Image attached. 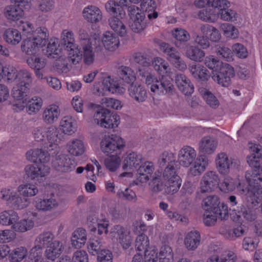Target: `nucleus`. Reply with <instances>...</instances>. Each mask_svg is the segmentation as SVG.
<instances>
[{
	"label": "nucleus",
	"instance_id": "338daca9",
	"mask_svg": "<svg viewBox=\"0 0 262 262\" xmlns=\"http://www.w3.org/2000/svg\"><path fill=\"white\" fill-rule=\"evenodd\" d=\"M212 213L216 215V217L221 220H225L228 216V206L224 203L216 205Z\"/></svg>",
	"mask_w": 262,
	"mask_h": 262
},
{
	"label": "nucleus",
	"instance_id": "f704fd0d",
	"mask_svg": "<svg viewBox=\"0 0 262 262\" xmlns=\"http://www.w3.org/2000/svg\"><path fill=\"white\" fill-rule=\"evenodd\" d=\"M29 88L22 85L16 84L12 90V96L16 100L15 105L20 108V105L23 104L24 100H27V93Z\"/></svg>",
	"mask_w": 262,
	"mask_h": 262
},
{
	"label": "nucleus",
	"instance_id": "7ed1b4c3",
	"mask_svg": "<svg viewBox=\"0 0 262 262\" xmlns=\"http://www.w3.org/2000/svg\"><path fill=\"white\" fill-rule=\"evenodd\" d=\"M251 191L246 193V206L241 205L237 207L236 214V221H239L242 217L247 222H251L255 220L257 217L258 206L262 201L260 193L257 195L252 193Z\"/></svg>",
	"mask_w": 262,
	"mask_h": 262
},
{
	"label": "nucleus",
	"instance_id": "69168bd1",
	"mask_svg": "<svg viewBox=\"0 0 262 262\" xmlns=\"http://www.w3.org/2000/svg\"><path fill=\"white\" fill-rule=\"evenodd\" d=\"M220 28L226 36L232 38L237 37L238 31L232 25L224 23L221 25Z\"/></svg>",
	"mask_w": 262,
	"mask_h": 262
},
{
	"label": "nucleus",
	"instance_id": "9b49d317",
	"mask_svg": "<svg viewBox=\"0 0 262 262\" xmlns=\"http://www.w3.org/2000/svg\"><path fill=\"white\" fill-rule=\"evenodd\" d=\"M235 76L233 68L225 63L215 74H213L212 79L223 87H228L231 83V79Z\"/></svg>",
	"mask_w": 262,
	"mask_h": 262
},
{
	"label": "nucleus",
	"instance_id": "2eb2a0df",
	"mask_svg": "<svg viewBox=\"0 0 262 262\" xmlns=\"http://www.w3.org/2000/svg\"><path fill=\"white\" fill-rule=\"evenodd\" d=\"M52 164L53 167L55 170L60 172L71 171L75 167V161L66 155L57 156L53 160Z\"/></svg>",
	"mask_w": 262,
	"mask_h": 262
},
{
	"label": "nucleus",
	"instance_id": "cd10ccee",
	"mask_svg": "<svg viewBox=\"0 0 262 262\" xmlns=\"http://www.w3.org/2000/svg\"><path fill=\"white\" fill-rule=\"evenodd\" d=\"M217 145V141L210 137H205L199 143V152L210 155L213 153Z\"/></svg>",
	"mask_w": 262,
	"mask_h": 262
},
{
	"label": "nucleus",
	"instance_id": "dca6fc26",
	"mask_svg": "<svg viewBox=\"0 0 262 262\" xmlns=\"http://www.w3.org/2000/svg\"><path fill=\"white\" fill-rule=\"evenodd\" d=\"M89 30L86 29H80L78 32L79 38L81 41V45L83 46V44L93 45L95 48L96 51H101L103 49L101 45V41L99 36L95 34L91 38L90 37Z\"/></svg>",
	"mask_w": 262,
	"mask_h": 262
},
{
	"label": "nucleus",
	"instance_id": "393cba45",
	"mask_svg": "<svg viewBox=\"0 0 262 262\" xmlns=\"http://www.w3.org/2000/svg\"><path fill=\"white\" fill-rule=\"evenodd\" d=\"M19 193L11 192L10 194H3V197L5 200L10 201L13 208L16 209H22L27 207L29 202L25 196H19Z\"/></svg>",
	"mask_w": 262,
	"mask_h": 262
},
{
	"label": "nucleus",
	"instance_id": "6e6d98bb",
	"mask_svg": "<svg viewBox=\"0 0 262 262\" xmlns=\"http://www.w3.org/2000/svg\"><path fill=\"white\" fill-rule=\"evenodd\" d=\"M34 226V221L31 219H24L16 222L12 225L14 231L25 232L33 228Z\"/></svg>",
	"mask_w": 262,
	"mask_h": 262
},
{
	"label": "nucleus",
	"instance_id": "ddd939ff",
	"mask_svg": "<svg viewBox=\"0 0 262 262\" xmlns=\"http://www.w3.org/2000/svg\"><path fill=\"white\" fill-rule=\"evenodd\" d=\"M142 160V156L140 155L135 152L128 154L125 158L122 165V169L126 171L121 173L120 176L132 177V171L141 163Z\"/></svg>",
	"mask_w": 262,
	"mask_h": 262
},
{
	"label": "nucleus",
	"instance_id": "4be33fe9",
	"mask_svg": "<svg viewBox=\"0 0 262 262\" xmlns=\"http://www.w3.org/2000/svg\"><path fill=\"white\" fill-rule=\"evenodd\" d=\"M60 114V110L57 105H50L42 113V121L46 124H52L58 120Z\"/></svg>",
	"mask_w": 262,
	"mask_h": 262
},
{
	"label": "nucleus",
	"instance_id": "3c124183",
	"mask_svg": "<svg viewBox=\"0 0 262 262\" xmlns=\"http://www.w3.org/2000/svg\"><path fill=\"white\" fill-rule=\"evenodd\" d=\"M220 204V200L217 195H209L203 200L202 206L205 211H213Z\"/></svg>",
	"mask_w": 262,
	"mask_h": 262
},
{
	"label": "nucleus",
	"instance_id": "f03ea898",
	"mask_svg": "<svg viewBox=\"0 0 262 262\" xmlns=\"http://www.w3.org/2000/svg\"><path fill=\"white\" fill-rule=\"evenodd\" d=\"M195 150L190 146H184L179 152L178 161L181 165L185 167L192 166L189 170V174L199 176L206 169L208 164V158L204 155H200L196 158Z\"/></svg>",
	"mask_w": 262,
	"mask_h": 262
},
{
	"label": "nucleus",
	"instance_id": "a18cd8bd",
	"mask_svg": "<svg viewBox=\"0 0 262 262\" xmlns=\"http://www.w3.org/2000/svg\"><path fill=\"white\" fill-rule=\"evenodd\" d=\"M54 238V235L51 232H44L40 234L36 238L34 246L38 250L42 251L48 244L52 242Z\"/></svg>",
	"mask_w": 262,
	"mask_h": 262
},
{
	"label": "nucleus",
	"instance_id": "0e129e2a",
	"mask_svg": "<svg viewBox=\"0 0 262 262\" xmlns=\"http://www.w3.org/2000/svg\"><path fill=\"white\" fill-rule=\"evenodd\" d=\"M219 16L221 19L227 21H234L236 20L237 13L232 9H225L221 11H217Z\"/></svg>",
	"mask_w": 262,
	"mask_h": 262
},
{
	"label": "nucleus",
	"instance_id": "c03bdc74",
	"mask_svg": "<svg viewBox=\"0 0 262 262\" xmlns=\"http://www.w3.org/2000/svg\"><path fill=\"white\" fill-rule=\"evenodd\" d=\"M200 95L203 97L206 103L213 108H216L219 106V101L216 97L208 90L205 88L199 89Z\"/></svg>",
	"mask_w": 262,
	"mask_h": 262
},
{
	"label": "nucleus",
	"instance_id": "aec40b11",
	"mask_svg": "<svg viewBox=\"0 0 262 262\" xmlns=\"http://www.w3.org/2000/svg\"><path fill=\"white\" fill-rule=\"evenodd\" d=\"M175 80L179 90L184 95H190L194 92L193 84L185 75L177 74Z\"/></svg>",
	"mask_w": 262,
	"mask_h": 262
},
{
	"label": "nucleus",
	"instance_id": "72a5a7b5",
	"mask_svg": "<svg viewBox=\"0 0 262 262\" xmlns=\"http://www.w3.org/2000/svg\"><path fill=\"white\" fill-rule=\"evenodd\" d=\"M128 91L130 96L138 102H143L146 99V91L141 85L132 83L129 85Z\"/></svg>",
	"mask_w": 262,
	"mask_h": 262
},
{
	"label": "nucleus",
	"instance_id": "bf43d9fd",
	"mask_svg": "<svg viewBox=\"0 0 262 262\" xmlns=\"http://www.w3.org/2000/svg\"><path fill=\"white\" fill-rule=\"evenodd\" d=\"M19 194L25 197H30L35 195L38 190L37 187L30 184L20 185L18 189Z\"/></svg>",
	"mask_w": 262,
	"mask_h": 262
},
{
	"label": "nucleus",
	"instance_id": "de8ad7c7",
	"mask_svg": "<svg viewBox=\"0 0 262 262\" xmlns=\"http://www.w3.org/2000/svg\"><path fill=\"white\" fill-rule=\"evenodd\" d=\"M75 121L71 116H65L60 121V126L63 132L68 135H72L76 130Z\"/></svg>",
	"mask_w": 262,
	"mask_h": 262
},
{
	"label": "nucleus",
	"instance_id": "9d476101",
	"mask_svg": "<svg viewBox=\"0 0 262 262\" xmlns=\"http://www.w3.org/2000/svg\"><path fill=\"white\" fill-rule=\"evenodd\" d=\"M245 178L248 183L247 192L251 191L255 195L260 193L262 197V187L258 181L262 182V168L248 170L245 173Z\"/></svg>",
	"mask_w": 262,
	"mask_h": 262
},
{
	"label": "nucleus",
	"instance_id": "e2e57ef3",
	"mask_svg": "<svg viewBox=\"0 0 262 262\" xmlns=\"http://www.w3.org/2000/svg\"><path fill=\"white\" fill-rule=\"evenodd\" d=\"M27 252V250L24 247L15 248L10 254V260L11 262H19L25 258Z\"/></svg>",
	"mask_w": 262,
	"mask_h": 262
},
{
	"label": "nucleus",
	"instance_id": "f257e3e1",
	"mask_svg": "<svg viewBox=\"0 0 262 262\" xmlns=\"http://www.w3.org/2000/svg\"><path fill=\"white\" fill-rule=\"evenodd\" d=\"M176 163L172 152L164 151L160 155L157 164L164 170L162 173L157 171L150 176L148 185L152 192H162L165 195H171L179 191L182 180L178 175Z\"/></svg>",
	"mask_w": 262,
	"mask_h": 262
},
{
	"label": "nucleus",
	"instance_id": "680f3d73",
	"mask_svg": "<svg viewBox=\"0 0 262 262\" xmlns=\"http://www.w3.org/2000/svg\"><path fill=\"white\" fill-rule=\"evenodd\" d=\"M83 52L84 63L88 65L92 64L94 60V54L92 49L94 48L93 45L83 44L82 47Z\"/></svg>",
	"mask_w": 262,
	"mask_h": 262
},
{
	"label": "nucleus",
	"instance_id": "20e7f679",
	"mask_svg": "<svg viewBox=\"0 0 262 262\" xmlns=\"http://www.w3.org/2000/svg\"><path fill=\"white\" fill-rule=\"evenodd\" d=\"M74 41L73 32L66 30H63L61 34L60 45L64 46L65 49L69 52V56L67 58L68 63H66L67 68L69 63L76 64L81 60L82 54L74 43Z\"/></svg>",
	"mask_w": 262,
	"mask_h": 262
},
{
	"label": "nucleus",
	"instance_id": "6e6552de",
	"mask_svg": "<svg viewBox=\"0 0 262 262\" xmlns=\"http://www.w3.org/2000/svg\"><path fill=\"white\" fill-rule=\"evenodd\" d=\"M148 85L151 92L158 95L172 94L174 91V86L170 80L164 78L158 80L154 75H148Z\"/></svg>",
	"mask_w": 262,
	"mask_h": 262
},
{
	"label": "nucleus",
	"instance_id": "0eeeda50",
	"mask_svg": "<svg viewBox=\"0 0 262 262\" xmlns=\"http://www.w3.org/2000/svg\"><path fill=\"white\" fill-rule=\"evenodd\" d=\"M118 116L113 115L107 108H101L96 111L94 115L95 123L101 127L113 128L118 126Z\"/></svg>",
	"mask_w": 262,
	"mask_h": 262
},
{
	"label": "nucleus",
	"instance_id": "603ef678",
	"mask_svg": "<svg viewBox=\"0 0 262 262\" xmlns=\"http://www.w3.org/2000/svg\"><path fill=\"white\" fill-rule=\"evenodd\" d=\"M171 34L172 36L177 40L176 46L179 47L180 42H185L189 40L190 36L189 33L184 29L182 28H176L174 29Z\"/></svg>",
	"mask_w": 262,
	"mask_h": 262
},
{
	"label": "nucleus",
	"instance_id": "6ab92c4d",
	"mask_svg": "<svg viewBox=\"0 0 262 262\" xmlns=\"http://www.w3.org/2000/svg\"><path fill=\"white\" fill-rule=\"evenodd\" d=\"M49 167L43 164L28 165L25 168L26 174L32 180L45 177L49 172Z\"/></svg>",
	"mask_w": 262,
	"mask_h": 262
},
{
	"label": "nucleus",
	"instance_id": "58836bf2",
	"mask_svg": "<svg viewBox=\"0 0 262 262\" xmlns=\"http://www.w3.org/2000/svg\"><path fill=\"white\" fill-rule=\"evenodd\" d=\"M185 55L191 60L200 62L203 60L205 53L198 47L190 46L186 49Z\"/></svg>",
	"mask_w": 262,
	"mask_h": 262
},
{
	"label": "nucleus",
	"instance_id": "864d4df0",
	"mask_svg": "<svg viewBox=\"0 0 262 262\" xmlns=\"http://www.w3.org/2000/svg\"><path fill=\"white\" fill-rule=\"evenodd\" d=\"M59 44L57 40H51L48 44L45 54L51 58H58L61 53L58 48Z\"/></svg>",
	"mask_w": 262,
	"mask_h": 262
},
{
	"label": "nucleus",
	"instance_id": "b1692460",
	"mask_svg": "<svg viewBox=\"0 0 262 262\" xmlns=\"http://www.w3.org/2000/svg\"><path fill=\"white\" fill-rule=\"evenodd\" d=\"M84 18L91 23H97L100 21L102 18V14L97 7L91 5L84 8L83 10Z\"/></svg>",
	"mask_w": 262,
	"mask_h": 262
},
{
	"label": "nucleus",
	"instance_id": "423d86ee",
	"mask_svg": "<svg viewBox=\"0 0 262 262\" xmlns=\"http://www.w3.org/2000/svg\"><path fill=\"white\" fill-rule=\"evenodd\" d=\"M124 145L123 139L115 135L105 136L100 143L101 150L106 155L114 152L115 155L119 154Z\"/></svg>",
	"mask_w": 262,
	"mask_h": 262
},
{
	"label": "nucleus",
	"instance_id": "1a4fd4ad",
	"mask_svg": "<svg viewBox=\"0 0 262 262\" xmlns=\"http://www.w3.org/2000/svg\"><path fill=\"white\" fill-rule=\"evenodd\" d=\"M160 50L167 56V59L174 66L180 71H184L187 66L184 61L181 58L179 52L169 44L163 42L159 45Z\"/></svg>",
	"mask_w": 262,
	"mask_h": 262
},
{
	"label": "nucleus",
	"instance_id": "4d7b16f0",
	"mask_svg": "<svg viewBox=\"0 0 262 262\" xmlns=\"http://www.w3.org/2000/svg\"><path fill=\"white\" fill-rule=\"evenodd\" d=\"M120 162V158L117 155L110 156L104 160L105 166L111 172L115 171L119 168Z\"/></svg>",
	"mask_w": 262,
	"mask_h": 262
},
{
	"label": "nucleus",
	"instance_id": "5fc2aeb1",
	"mask_svg": "<svg viewBox=\"0 0 262 262\" xmlns=\"http://www.w3.org/2000/svg\"><path fill=\"white\" fill-rule=\"evenodd\" d=\"M32 82L31 73L27 70H20L17 74L16 83L18 85H22L23 86H27L29 88L30 84Z\"/></svg>",
	"mask_w": 262,
	"mask_h": 262
},
{
	"label": "nucleus",
	"instance_id": "f8f14e48",
	"mask_svg": "<svg viewBox=\"0 0 262 262\" xmlns=\"http://www.w3.org/2000/svg\"><path fill=\"white\" fill-rule=\"evenodd\" d=\"M220 179L214 171H209L203 176L200 183L198 194L209 193L213 191L219 185Z\"/></svg>",
	"mask_w": 262,
	"mask_h": 262
},
{
	"label": "nucleus",
	"instance_id": "4468645a",
	"mask_svg": "<svg viewBox=\"0 0 262 262\" xmlns=\"http://www.w3.org/2000/svg\"><path fill=\"white\" fill-rule=\"evenodd\" d=\"M215 163L219 171L221 174H226L229 172L230 167L238 165L239 161L236 160L229 159L225 153L221 152L217 154Z\"/></svg>",
	"mask_w": 262,
	"mask_h": 262
},
{
	"label": "nucleus",
	"instance_id": "412c9836",
	"mask_svg": "<svg viewBox=\"0 0 262 262\" xmlns=\"http://www.w3.org/2000/svg\"><path fill=\"white\" fill-rule=\"evenodd\" d=\"M26 158L28 160L34 163L42 164L50 160V155L47 150L42 149H31L27 152Z\"/></svg>",
	"mask_w": 262,
	"mask_h": 262
},
{
	"label": "nucleus",
	"instance_id": "8fccbe9b",
	"mask_svg": "<svg viewBox=\"0 0 262 262\" xmlns=\"http://www.w3.org/2000/svg\"><path fill=\"white\" fill-rule=\"evenodd\" d=\"M40 48L38 44L32 38H28L21 43V50L28 55L35 54L38 48Z\"/></svg>",
	"mask_w": 262,
	"mask_h": 262
},
{
	"label": "nucleus",
	"instance_id": "2f4dec72",
	"mask_svg": "<svg viewBox=\"0 0 262 262\" xmlns=\"http://www.w3.org/2000/svg\"><path fill=\"white\" fill-rule=\"evenodd\" d=\"M87 240L86 230L82 228L76 230L71 237V244L75 248H80L84 245Z\"/></svg>",
	"mask_w": 262,
	"mask_h": 262
},
{
	"label": "nucleus",
	"instance_id": "473e14b6",
	"mask_svg": "<svg viewBox=\"0 0 262 262\" xmlns=\"http://www.w3.org/2000/svg\"><path fill=\"white\" fill-rule=\"evenodd\" d=\"M62 247V243L58 241H54L51 242L47 247L45 251L46 257L48 259L54 261L61 253Z\"/></svg>",
	"mask_w": 262,
	"mask_h": 262
},
{
	"label": "nucleus",
	"instance_id": "c756f323",
	"mask_svg": "<svg viewBox=\"0 0 262 262\" xmlns=\"http://www.w3.org/2000/svg\"><path fill=\"white\" fill-rule=\"evenodd\" d=\"M117 73L120 79L127 84L134 83L136 78L134 71L129 67H119L117 70Z\"/></svg>",
	"mask_w": 262,
	"mask_h": 262
},
{
	"label": "nucleus",
	"instance_id": "39448f33",
	"mask_svg": "<svg viewBox=\"0 0 262 262\" xmlns=\"http://www.w3.org/2000/svg\"><path fill=\"white\" fill-rule=\"evenodd\" d=\"M128 13L130 17L129 26L131 30L137 33H141L147 26L145 14L136 6L128 8Z\"/></svg>",
	"mask_w": 262,
	"mask_h": 262
},
{
	"label": "nucleus",
	"instance_id": "4c0bfd02",
	"mask_svg": "<svg viewBox=\"0 0 262 262\" xmlns=\"http://www.w3.org/2000/svg\"><path fill=\"white\" fill-rule=\"evenodd\" d=\"M5 15L8 19L16 21L21 18L24 14L22 8L14 4L6 7L5 9Z\"/></svg>",
	"mask_w": 262,
	"mask_h": 262
},
{
	"label": "nucleus",
	"instance_id": "7c9ffc66",
	"mask_svg": "<svg viewBox=\"0 0 262 262\" xmlns=\"http://www.w3.org/2000/svg\"><path fill=\"white\" fill-rule=\"evenodd\" d=\"M102 41L104 48L110 51H114L117 49L120 43L116 35L109 31L104 34Z\"/></svg>",
	"mask_w": 262,
	"mask_h": 262
},
{
	"label": "nucleus",
	"instance_id": "052dcab7",
	"mask_svg": "<svg viewBox=\"0 0 262 262\" xmlns=\"http://www.w3.org/2000/svg\"><path fill=\"white\" fill-rule=\"evenodd\" d=\"M87 247L89 252L93 255H97L101 250L104 249L99 239H90Z\"/></svg>",
	"mask_w": 262,
	"mask_h": 262
},
{
	"label": "nucleus",
	"instance_id": "49530a36",
	"mask_svg": "<svg viewBox=\"0 0 262 262\" xmlns=\"http://www.w3.org/2000/svg\"><path fill=\"white\" fill-rule=\"evenodd\" d=\"M68 150L69 152L75 156L82 155L85 151L84 144L82 141L78 139L73 140L70 142L68 145Z\"/></svg>",
	"mask_w": 262,
	"mask_h": 262
},
{
	"label": "nucleus",
	"instance_id": "37998d69",
	"mask_svg": "<svg viewBox=\"0 0 262 262\" xmlns=\"http://www.w3.org/2000/svg\"><path fill=\"white\" fill-rule=\"evenodd\" d=\"M3 38L8 44L15 45L21 41V35L17 30L9 28L5 31Z\"/></svg>",
	"mask_w": 262,
	"mask_h": 262
},
{
	"label": "nucleus",
	"instance_id": "f3484780",
	"mask_svg": "<svg viewBox=\"0 0 262 262\" xmlns=\"http://www.w3.org/2000/svg\"><path fill=\"white\" fill-rule=\"evenodd\" d=\"M135 62L137 64V67L141 80L147 83V58L146 53H136L134 55Z\"/></svg>",
	"mask_w": 262,
	"mask_h": 262
},
{
	"label": "nucleus",
	"instance_id": "c9c22d12",
	"mask_svg": "<svg viewBox=\"0 0 262 262\" xmlns=\"http://www.w3.org/2000/svg\"><path fill=\"white\" fill-rule=\"evenodd\" d=\"M198 17L204 21L214 23L217 20L219 14L218 12L212 7L200 10L198 12Z\"/></svg>",
	"mask_w": 262,
	"mask_h": 262
},
{
	"label": "nucleus",
	"instance_id": "e433bc0d",
	"mask_svg": "<svg viewBox=\"0 0 262 262\" xmlns=\"http://www.w3.org/2000/svg\"><path fill=\"white\" fill-rule=\"evenodd\" d=\"M119 15L112 16L108 19V24L110 27L120 36H124L127 33L125 26L120 18ZM121 17V16L120 15Z\"/></svg>",
	"mask_w": 262,
	"mask_h": 262
},
{
	"label": "nucleus",
	"instance_id": "13d9d810",
	"mask_svg": "<svg viewBox=\"0 0 262 262\" xmlns=\"http://www.w3.org/2000/svg\"><path fill=\"white\" fill-rule=\"evenodd\" d=\"M204 64L213 72H216L224 64L217 58L212 55H209L205 57Z\"/></svg>",
	"mask_w": 262,
	"mask_h": 262
},
{
	"label": "nucleus",
	"instance_id": "79ce46f5",
	"mask_svg": "<svg viewBox=\"0 0 262 262\" xmlns=\"http://www.w3.org/2000/svg\"><path fill=\"white\" fill-rule=\"evenodd\" d=\"M32 38L38 44L40 48L45 46L49 38L47 29L45 27L37 28L33 33Z\"/></svg>",
	"mask_w": 262,
	"mask_h": 262
},
{
	"label": "nucleus",
	"instance_id": "bb28decb",
	"mask_svg": "<svg viewBox=\"0 0 262 262\" xmlns=\"http://www.w3.org/2000/svg\"><path fill=\"white\" fill-rule=\"evenodd\" d=\"M58 205L57 200L52 198L41 199L36 198L35 206L38 210L42 211H51L57 207Z\"/></svg>",
	"mask_w": 262,
	"mask_h": 262
},
{
	"label": "nucleus",
	"instance_id": "a878e982",
	"mask_svg": "<svg viewBox=\"0 0 262 262\" xmlns=\"http://www.w3.org/2000/svg\"><path fill=\"white\" fill-rule=\"evenodd\" d=\"M189 71L192 76L196 80H207L209 77V73L207 69L200 64L192 63L189 65Z\"/></svg>",
	"mask_w": 262,
	"mask_h": 262
},
{
	"label": "nucleus",
	"instance_id": "a19ab883",
	"mask_svg": "<svg viewBox=\"0 0 262 262\" xmlns=\"http://www.w3.org/2000/svg\"><path fill=\"white\" fill-rule=\"evenodd\" d=\"M103 83L105 91L111 92L112 93L121 94L125 92V89L121 86L117 81L111 79L110 77L104 78Z\"/></svg>",
	"mask_w": 262,
	"mask_h": 262
},
{
	"label": "nucleus",
	"instance_id": "5701e85b",
	"mask_svg": "<svg viewBox=\"0 0 262 262\" xmlns=\"http://www.w3.org/2000/svg\"><path fill=\"white\" fill-rule=\"evenodd\" d=\"M201 241L200 233L197 230H192L186 235L184 244L188 251H194L200 246Z\"/></svg>",
	"mask_w": 262,
	"mask_h": 262
},
{
	"label": "nucleus",
	"instance_id": "ea45409f",
	"mask_svg": "<svg viewBox=\"0 0 262 262\" xmlns=\"http://www.w3.org/2000/svg\"><path fill=\"white\" fill-rule=\"evenodd\" d=\"M152 66L160 75H168L171 72L168 63L160 57L154 58L152 60Z\"/></svg>",
	"mask_w": 262,
	"mask_h": 262
},
{
	"label": "nucleus",
	"instance_id": "774afa93",
	"mask_svg": "<svg viewBox=\"0 0 262 262\" xmlns=\"http://www.w3.org/2000/svg\"><path fill=\"white\" fill-rule=\"evenodd\" d=\"M42 251L38 250L37 248L34 246L30 250L29 255L25 260V262H39L41 261Z\"/></svg>",
	"mask_w": 262,
	"mask_h": 262
},
{
	"label": "nucleus",
	"instance_id": "c85d7f7f",
	"mask_svg": "<svg viewBox=\"0 0 262 262\" xmlns=\"http://www.w3.org/2000/svg\"><path fill=\"white\" fill-rule=\"evenodd\" d=\"M23 104L20 105V108L26 107L27 112L31 115L38 112L40 109L42 101L40 97H34L31 99L24 100Z\"/></svg>",
	"mask_w": 262,
	"mask_h": 262
},
{
	"label": "nucleus",
	"instance_id": "09e8293b",
	"mask_svg": "<svg viewBox=\"0 0 262 262\" xmlns=\"http://www.w3.org/2000/svg\"><path fill=\"white\" fill-rule=\"evenodd\" d=\"M18 219L17 213L13 210L5 211L0 214V223L4 225H13Z\"/></svg>",
	"mask_w": 262,
	"mask_h": 262
},
{
	"label": "nucleus",
	"instance_id": "a211bd4d",
	"mask_svg": "<svg viewBox=\"0 0 262 262\" xmlns=\"http://www.w3.org/2000/svg\"><path fill=\"white\" fill-rule=\"evenodd\" d=\"M46 138L48 142L45 147L49 151L56 149L61 141L59 130L55 126L48 127L46 131Z\"/></svg>",
	"mask_w": 262,
	"mask_h": 262
}]
</instances>
